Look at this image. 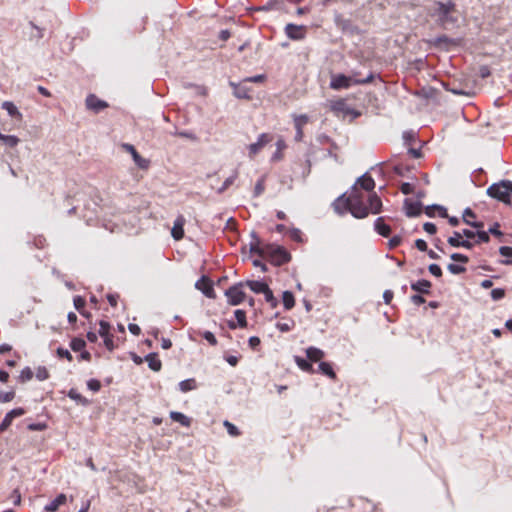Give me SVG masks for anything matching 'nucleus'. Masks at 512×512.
<instances>
[{
	"label": "nucleus",
	"mask_w": 512,
	"mask_h": 512,
	"mask_svg": "<svg viewBox=\"0 0 512 512\" xmlns=\"http://www.w3.org/2000/svg\"><path fill=\"white\" fill-rule=\"evenodd\" d=\"M504 296L505 290L502 288H496L491 291V297L495 301L502 299Z\"/></svg>",
	"instance_id": "57"
},
{
	"label": "nucleus",
	"mask_w": 512,
	"mask_h": 512,
	"mask_svg": "<svg viewBox=\"0 0 512 512\" xmlns=\"http://www.w3.org/2000/svg\"><path fill=\"white\" fill-rule=\"evenodd\" d=\"M400 191L404 194V195H409V194H412L414 192V186L410 183H402L401 186H400Z\"/></svg>",
	"instance_id": "58"
},
{
	"label": "nucleus",
	"mask_w": 512,
	"mask_h": 512,
	"mask_svg": "<svg viewBox=\"0 0 512 512\" xmlns=\"http://www.w3.org/2000/svg\"><path fill=\"white\" fill-rule=\"evenodd\" d=\"M478 74L481 78H487L491 75L490 68L487 65H482L479 67Z\"/></svg>",
	"instance_id": "63"
},
{
	"label": "nucleus",
	"mask_w": 512,
	"mask_h": 512,
	"mask_svg": "<svg viewBox=\"0 0 512 512\" xmlns=\"http://www.w3.org/2000/svg\"><path fill=\"white\" fill-rule=\"evenodd\" d=\"M66 501V495L61 493L52 502L47 504L44 509L47 512H56L61 505H64L66 503Z\"/></svg>",
	"instance_id": "19"
},
{
	"label": "nucleus",
	"mask_w": 512,
	"mask_h": 512,
	"mask_svg": "<svg viewBox=\"0 0 512 512\" xmlns=\"http://www.w3.org/2000/svg\"><path fill=\"white\" fill-rule=\"evenodd\" d=\"M451 259L456 262H461V263H468V261H469L468 256H466L464 254H460V253H453L451 255Z\"/></svg>",
	"instance_id": "60"
},
{
	"label": "nucleus",
	"mask_w": 512,
	"mask_h": 512,
	"mask_svg": "<svg viewBox=\"0 0 512 512\" xmlns=\"http://www.w3.org/2000/svg\"><path fill=\"white\" fill-rule=\"evenodd\" d=\"M25 414V410L23 408H15L9 411L4 419L2 420L0 424V432L6 431L10 425L12 424L13 420L17 417H20Z\"/></svg>",
	"instance_id": "11"
},
{
	"label": "nucleus",
	"mask_w": 512,
	"mask_h": 512,
	"mask_svg": "<svg viewBox=\"0 0 512 512\" xmlns=\"http://www.w3.org/2000/svg\"><path fill=\"white\" fill-rule=\"evenodd\" d=\"M487 194L505 204H511L512 181L502 180L494 183L487 189Z\"/></svg>",
	"instance_id": "4"
},
{
	"label": "nucleus",
	"mask_w": 512,
	"mask_h": 512,
	"mask_svg": "<svg viewBox=\"0 0 512 512\" xmlns=\"http://www.w3.org/2000/svg\"><path fill=\"white\" fill-rule=\"evenodd\" d=\"M436 14L439 17L442 25H446L447 23H455L457 19L451 16V13L455 12L456 5L452 1H448L446 3L438 1L436 2Z\"/></svg>",
	"instance_id": "5"
},
{
	"label": "nucleus",
	"mask_w": 512,
	"mask_h": 512,
	"mask_svg": "<svg viewBox=\"0 0 512 512\" xmlns=\"http://www.w3.org/2000/svg\"><path fill=\"white\" fill-rule=\"evenodd\" d=\"M201 336L211 345L216 346L218 344V341L215 337V335L210 331H205L201 333Z\"/></svg>",
	"instance_id": "48"
},
{
	"label": "nucleus",
	"mask_w": 512,
	"mask_h": 512,
	"mask_svg": "<svg viewBox=\"0 0 512 512\" xmlns=\"http://www.w3.org/2000/svg\"><path fill=\"white\" fill-rule=\"evenodd\" d=\"M264 190H265V179L262 177L255 184L254 196L255 197L260 196L264 192Z\"/></svg>",
	"instance_id": "47"
},
{
	"label": "nucleus",
	"mask_w": 512,
	"mask_h": 512,
	"mask_svg": "<svg viewBox=\"0 0 512 512\" xmlns=\"http://www.w3.org/2000/svg\"><path fill=\"white\" fill-rule=\"evenodd\" d=\"M277 151L273 155V160H280L282 159V150L286 148V143L283 139H279L276 143Z\"/></svg>",
	"instance_id": "42"
},
{
	"label": "nucleus",
	"mask_w": 512,
	"mask_h": 512,
	"mask_svg": "<svg viewBox=\"0 0 512 512\" xmlns=\"http://www.w3.org/2000/svg\"><path fill=\"white\" fill-rule=\"evenodd\" d=\"M170 418L183 427H189L191 425V419L181 412L171 411Z\"/></svg>",
	"instance_id": "23"
},
{
	"label": "nucleus",
	"mask_w": 512,
	"mask_h": 512,
	"mask_svg": "<svg viewBox=\"0 0 512 512\" xmlns=\"http://www.w3.org/2000/svg\"><path fill=\"white\" fill-rule=\"evenodd\" d=\"M110 329H111V325L109 324V322L107 321H104V320H101L99 322V330H98V334L103 338L107 335H110L111 332H110Z\"/></svg>",
	"instance_id": "41"
},
{
	"label": "nucleus",
	"mask_w": 512,
	"mask_h": 512,
	"mask_svg": "<svg viewBox=\"0 0 512 512\" xmlns=\"http://www.w3.org/2000/svg\"><path fill=\"white\" fill-rule=\"evenodd\" d=\"M447 269L449 270V272L456 275L462 274L466 271V268L464 266L454 263L448 264Z\"/></svg>",
	"instance_id": "49"
},
{
	"label": "nucleus",
	"mask_w": 512,
	"mask_h": 512,
	"mask_svg": "<svg viewBox=\"0 0 512 512\" xmlns=\"http://www.w3.org/2000/svg\"><path fill=\"white\" fill-rule=\"evenodd\" d=\"M15 398V391L13 389L9 391L0 390V403H9Z\"/></svg>",
	"instance_id": "39"
},
{
	"label": "nucleus",
	"mask_w": 512,
	"mask_h": 512,
	"mask_svg": "<svg viewBox=\"0 0 512 512\" xmlns=\"http://www.w3.org/2000/svg\"><path fill=\"white\" fill-rule=\"evenodd\" d=\"M306 356L311 362H318L324 357V352L316 347H309L306 349Z\"/></svg>",
	"instance_id": "26"
},
{
	"label": "nucleus",
	"mask_w": 512,
	"mask_h": 512,
	"mask_svg": "<svg viewBox=\"0 0 512 512\" xmlns=\"http://www.w3.org/2000/svg\"><path fill=\"white\" fill-rule=\"evenodd\" d=\"M475 217V213L470 208H466L463 213V222L469 225L473 222L471 219H474Z\"/></svg>",
	"instance_id": "51"
},
{
	"label": "nucleus",
	"mask_w": 512,
	"mask_h": 512,
	"mask_svg": "<svg viewBox=\"0 0 512 512\" xmlns=\"http://www.w3.org/2000/svg\"><path fill=\"white\" fill-rule=\"evenodd\" d=\"M56 353L59 358H65L69 362H71L73 360L72 354L65 348H62V347L57 348Z\"/></svg>",
	"instance_id": "53"
},
{
	"label": "nucleus",
	"mask_w": 512,
	"mask_h": 512,
	"mask_svg": "<svg viewBox=\"0 0 512 512\" xmlns=\"http://www.w3.org/2000/svg\"><path fill=\"white\" fill-rule=\"evenodd\" d=\"M104 345L109 351H113L118 345L114 342V336L111 333L110 335H107L103 337Z\"/></svg>",
	"instance_id": "46"
},
{
	"label": "nucleus",
	"mask_w": 512,
	"mask_h": 512,
	"mask_svg": "<svg viewBox=\"0 0 512 512\" xmlns=\"http://www.w3.org/2000/svg\"><path fill=\"white\" fill-rule=\"evenodd\" d=\"M332 111L336 113H344V114H352L353 110L348 107L346 101L344 99H339L332 103L331 105Z\"/></svg>",
	"instance_id": "21"
},
{
	"label": "nucleus",
	"mask_w": 512,
	"mask_h": 512,
	"mask_svg": "<svg viewBox=\"0 0 512 512\" xmlns=\"http://www.w3.org/2000/svg\"><path fill=\"white\" fill-rule=\"evenodd\" d=\"M289 237L295 242H302V232L297 228L289 231Z\"/></svg>",
	"instance_id": "54"
},
{
	"label": "nucleus",
	"mask_w": 512,
	"mask_h": 512,
	"mask_svg": "<svg viewBox=\"0 0 512 512\" xmlns=\"http://www.w3.org/2000/svg\"><path fill=\"white\" fill-rule=\"evenodd\" d=\"M34 373L30 367H25L21 370L20 374L17 376V381L21 384H24L30 380H32Z\"/></svg>",
	"instance_id": "31"
},
{
	"label": "nucleus",
	"mask_w": 512,
	"mask_h": 512,
	"mask_svg": "<svg viewBox=\"0 0 512 512\" xmlns=\"http://www.w3.org/2000/svg\"><path fill=\"white\" fill-rule=\"evenodd\" d=\"M333 208L339 214H343L346 211H349L352 214V203H350L349 196L346 197L345 195H341L338 197L333 202Z\"/></svg>",
	"instance_id": "13"
},
{
	"label": "nucleus",
	"mask_w": 512,
	"mask_h": 512,
	"mask_svg": "<svg viewBox=\"0 0 512 512\" xmlns=\"http://www.w3.org/2000/svg\"><path fill=\"white\" fill-rule=\"evenodd\" d=\"M197 388V382L194 378L183 380L179 383L181 392L186 393Z\"/></svg>",
	"instance_id": "30"
},
{
	"label": "nucleus",
	"mask_w": 512,
	"mask_h": 512,
	"mask_svg": "<svg viewBox=\"0 0 512 512\" xmlns=\"http://www.w3.org/2000/svg\"><path fill=\"white\" fill-rule=\"evenodd\" d=\"M251 252L268 260L274 266H282L291 260V254L283 246L276 244H251Z\"/></svg>",
	"instance_id": "2"
},
{
	"label": "nucleus",
	"mask_w": 512,
	"mask_h": 512,
	"mask_svg": "<svg viewBox=\"0 0 512 512\" xmlns=\"http://www.w3.org/2000/svg\"><path fill=\"white\" fill-rule=\"evenodd\" d=\"M352 203V215L355 218H365L372 214H378L382 209V201L376 193L368 194L354 185L349 194Z\"/></svg>",
	"instance_id": "1"
},
{
	"label": "nucleus",
	"mask_w": 512,
	"mask_h": 512,
	"mask_svg": "<svg viewBox=\"0 0 512 512\" xmlns=\"http://www.w3.org/2000/svg\"><path fill=\"white\" fill-rule=\"evenodd\" d=\"M87 387L93 392H98L101 389V383L97 379H90L87 382Z\"/></svg>",
	"instance_id": "56"
},
{
	"label": "nucleus",
	"mask_w": 512,
	"mask_h": 512,
	"mask_svg": "<svg viewBox=\"0 0 512 512\" xmlns=\"http://www.w3.org/2000/svg\"><path fill=\"white\" fill-rule=\"evenodd\" d=\"M86 346V343L81 338H73L70 342V347L73 351L78 352L82 351Z\"/></svg>",
	"instance_id": "40"
},
{
	"label": "nucleus",
	"mask_w": 512,
	"mask_h": 512,
	"mask_svg": "<svg viewBox=\"0 0 512 512\" xmlns=\"http://www.w3.org/2000/svg\"><path fill=\"white\" fill-rule=\"evenodd\" d=\"M35 377L39 381H45L50 377V373L45 366H39L36 369Z\"/></svg>",
	"instance_id": "38"
},
{
	"label": "nucleus",
	"mask_w": 512,
	"mask_h": 512,
	"mask_svg": "<svg viewBox=\"0 0 512 512\" xmlns=\"http://www.w3.org/2000/svg\"><path fill=\"white\" fill-rule=\"evenodd\" d=\"M122 148L131 154L135 164L143 170H146L150 166V160L143 158L135 149V147L132 144L129 143H123Z\"/></svg>",
	"instance_id": "8"
},
{
	"label": "nucleus",
	"mask_w": 512,
	"mask_h": 512,
	"mask_svg": "<svg viewBox=\"0 0 512 512\" xmlns=\"http://www.w3.org/2000/svg\"><path fill=\"white\" fill-rule=\"evenodd\" d=\"M86 107L96 113L108 107L107 102L99 99L96 95L90 94L86 98Z\"/></svg>",
	"instance_id": "12"
},
{
	"label": "nucleus",
	"mask_w": 512,
	"mask_h": 512,
	"mask_svg": "<svg viewBox=\"0 0 512 512\" xmlns=\"http://www.w3.org/2000/svg\"><path fill=\"white\" fill-rule=\"evenodd\" d=\"M68 397L72 400H75L78 403L84 405L88 404V400L85 397H83L76 389H71L68 392Z\"/></svg>",
	"instance_id": "37"
},
{
	"label": "nucleus",
	"mask_w": 512,
	"mask_h": 512,
	"mask_svg": "<svg viewBox=\"0 0 512 512\" xmlns=\"http://www.w3.org/2000/svg\"><path fill=\"white\" fill-rule=\"evenodd\" d=\"M245 82L240 84L231 83V86L234 87V95L239 99H251V90L244 85Z\"/></svg>",
	"instance_id": "18"
},
{
	"label": "nucleus",
	"mask_w": 512,
	"mask_h": 512,
	"mask_svg": "<svg viewBox=\"0 0 512 512\" xmlns=\"http://www.w3.org/2000/svg\"><path fill=\"white\" fill-rule=\"evenodd\" d=\"M307 29L303 25L289 23L285 27L286 35L292 40H302L306 36Z\"/></svg>",
	"instance_id": "9"
},
{
	"label": "nucleus",
	"mask_w": 512,
	"mask_h": 512,
	"mask_svg": "<svg viewBox=\"0 0 512 512\" xmlns=\"http://www.w3.org/2000/svg\"><path fill=\"white\" fill-rule=\"evenodd\" d=\"M375 230L377 231L378 234H380L383 237H388L391 233V228L384 222L383 217H379L376 219Z\"/></svg>",
	"instance_id": "22"
},
{
	"label": "nucleus",
	"mask_w": 512,
	"mask_h": 512,
	"mask_svg": "<svg viewBox=\"0 0 512 512\" xmlns=\"http://www.w3.org/2000/svg\"><path fill=\"white\" fill-rule=\"evenodd\" d=\"M0 140L9 147H15L19 143V138L14 135H5L0 132Z\"/></svg>",
	"instance_id": "35"
},
{
	"label": "nucleus",
	"mask_w": 512,
	"mask_h": 512,
	"mask_svg": "<svg viewBox=\"0 0 512 512\" xmlns=\"http://www.w3.org/2000/svg\"><path fill=\"white\" fill-rule=\"evenodd\" d=\"M224 426L226 427L227 432L231 436L236 437V436L240 435L238 428L234 424L230 423L229 421H225Z\"/></svg>",
	"instance_id": "52"
},
{
	"label": "nucleus",
	"mask_w": 512,
	"mask_h": 512,
	"mask_svg": "<svg viewBox=\"0 0 512 512\" xmlns=\"http://www.w3.org/2000/svg\"><path fill=\"white\" fill-rule=\"evenodd\" d=\"M374 80L373 73H370L365 78H354L344 74H336L331 77L330 88L333 90L348 89L352 85H364L371 83Z\"/></svg>",
	"instance_id": "3"
},
{
	"label": "nucleus",
	"mask_w": 512,
	"mask_h": 512,
	"mask_svg": "<svg viewBox=\"0 0 512 512\" xmlns=\"http://www.w3.org/2000/svg\"><path fill=\"white\" fill-rule=\"evenodd\" d=\"M423 229L425 232H427L428 234H435L437 232V227L434 223H431V222H426L424 225H423Z\"/></svg>",
	"instance_id": "62"
},
{
	"label": "nucleus",
	"mask_w": 512,
	"mask_h": 512,
	"mask_svg": "<svg viewBox=\"0 0 512 512\" xmlns=\"http://www.w3.org/2000/svg\"><path fill=\"white\" fill-rule=\"evenodd\" d=\"M196 288L200 290L206 297L210 299L216 298L213 283L208 277L203 276L201 279H199L196 282Z\"/></svg>",
	"instance_id": "10"
},
{
	"label": "nucleus",
	"mask_w": 512,
	"mask_h": 512,
	"mask_svg": "<svg viewBox=\"0 0 512 512\" xmlns=\"http://www.w3.org/2000/svg\"><path fill=\"white\" fill-rule=\"evenodd\" d=\"M354 185H357L361 190L368 192V194L374 193L373 190L375 188V181L367 173L358 178Z\"/></svg>",
	"instance_id": "14"
},
{
	"label": "nucleus",
	"mask_w": 512,
	"mask_h": 512,
	"mask_svg": "<svg viewBox=\"0 0 512 512\" xmlns=\"http://www.w3.org/2000/svg\"><path fill=\"white\" fill-rule=\"evenodd\" d=\"M461 241H462V234H461V232H457V231H455L453 233V236L449 237V239H448V243L452 247H460Z\"/></svg>",
	"instance_id": "44"
},
{
	"label": "nucleus",
	"mask_w": 512,
	"mask_h": 512,
	"mask_svg": "<svg viewBox=\"0 0 512 512\" xmlns=\"http://www.w3.org/2000/svg\"><path fill=\"white\" fill-rule=\"evenodd\" d=\"M276 327L281 332H289L295 327V321L293 319H285L284 321L277 322Z\"/></svg>",
	"instance_id": "33"
},
{
	"label": "nucleus",
	"mask_w": 512,
	"mask_h": 512,
	"mask_svg": "<svg viewBox=\"0 0 512 512\" xmlns=\"http://www.w3.org/2000/svg\"><path fill=\"white\" fill-rule=\"evenodd\" d=\"M245 286L249 287L254 293L262 294L265 292L268 285L265 282L257 280H247L244 282Z\"/></svg>",
	"instance_id": "24"
},
{
	"label": "nucleus",
	"mask_w": 512,
	"mask_h": 512,
	"mask_svg": "<svg viewBox=\"0 0 512 512\" xmlns=\"http://www.w3.org/2000/svg\"><path fill=\"white\" fill-rule=\"evenodd\" d=\"M235 318L237 320L238 326L241 328L247 327V319H246V312L241 309H237L235 312Z\"/></svg>",
	"instance_id": "36"
},
{
	"label": "nucleus",
	"mask_w": 512,
	"mask_h": 512,
	"mask_svg": "<svg viewBox=\"0 0 512 512\" xmlns=\"http://www.w3.org/2000/svg\"><path fill=\"white\" fill-rule=\"evenodd\" d=\"M273 140V135L269 133H262L257 142L252 143L248 146L249 157L254 158L268 143Z\"/></svg>",
	"instance_id": "7"
},
{
	"label": "nucleus",
	"mask_w": 512,
	"mask_h": 512,
	"mask_svg": "<svg viewBox=\"0 0 512 512\" xmlns=\"http://www.w3.org/2000/svg\"><path fill=\"white\" fill-rule=\"evenodd\" d=\"M405 211L408 217H415L421 214V204L419 202L405 201Z\"/></svg>",
	"instance_id": "20"
},
{
	"label": "nucleus",
	"mask_w": 512,
	"mask_h": 512,
	"mask_svg": "<svg viewBox=\"0 0 512 512\" xmlns=\"http://www.w3.org/2000/svg\"><path fill=\"white\" fill-rule=\"evenodd\" d=\"M310 362L311 361L305 360L303 358H296V363L301 370H303L307 373L313 374L315 372V370H314L312 363H310Z\"/></svg>",
	"instance_id": "34"
},
{
	"label": "nucleus",
	"mask_w": 512,
	"mask_h": 512,
	"mask_svg": "<svg viewBox=\"0 0 512 512\" xmlns=\"http://www.w3.org/2000/svg\"><path fill=\"white\" fill-rule=\"evenodd\" d=\"M431 287V282L425 279L418 280L411 284V289L421 294H430Z\"/></svg>",
	"instance_id": "17"
},
{
	"label": "nucleus",
	"mask_w": 512,
	"mask_h": 512,
	"mask_svg": "<svg viewBox=\"0 0 512 512\" xmlns=\"http://www.w3.org/2000/svg\"><path fill=\"white\" fill-rule=\"evenodd\" d=\"M245 283L238 282L231 287H229L225 291V296L227 297L228 304L232 306L240 305L244 302L246 298V293L244 291Z\"/></svg>",
	"instance_id": "6"
},
{
	"label": "nucleus",
	"mask_w": 512,
	"mask_h": 512,
	"mask_svg": "<svg viewBox=\"0 0 512 512\" xmlns=\"http://www.w3.org/2000/svg\"><path fill=\"white\" fill-rule=\"evenodd\" d=\"M146 361L148 363V366L151 370L158 372L161 370L162 362L158 358L157 354L150 353L146 356Z\"/></svg>",
	"instance_id": "25"
},
{
	"label": "nucleus",
	"mask_w": 512,
	"mask_h": 512,
	"mask_svg": "<svg viewBox=\"0 0 512 512\" xmlns=\"http://www.w3.org/2000/svg\"><path fill=\"white\" fill-rule=\"evenodd\" d=\"M2 108L7 111V113L11 117H15L17 119H22V114L19 112L17 107L10 101H5L2 103Z\"/></svg>",
	"instance_id": "28"
},
{
	"label": "nucleus",
	"mask_w": 512,
	"mask_h": 512,
	"mask_svg": "<svg viewBox=\"0 0 512 512\" xmlns=\"http://www.w3.org/2000/svg\"><path fill=\"white\" fill-rule=\"evenodd\" d=\"M283 306L286 310H291L295 306V298L292 292L284 291L282 295Z\"/></svg>",
	"instance_id": "29"
},
{
	"label": "nucleus",
	"mask_w": 512,
	"mask_h": 512,
	"mask_svg": "<svg viewBox=\"0 0 512 512\" xmlns=\"http://www.w3.org/2000/svg\"><path fill=\"white\" fill-rule=\"evenodd\" d=\"M27 427L31 431H43L47 428V425L45 423H31Z\"/></svg>",
	"instance_id": "61"
},
{
	"label": "nucleus",
	"mask_w": 512,
	"mask_h": 512,
	"mask_svg": "<svg viewBox=\"0 0 512 512\" xmlns=\"http://www.w3.org/2000/svg\"><path fill=\"white\" fill-rule=\"evenodd\" d=\"M402 242V238L400 236H393L390 240H389V248L390 249H394L396 247H398Z\"/></svg>",
	"instance_id": "64"
},
{
	"label": "nucleus",
	"mask_w": 512,
	"mask_h": 512,
	"mask_svg": "<svg viewBox=\"0 0 512 512\" xmlns=\"http://www.w3.org/2000/svg\"><path fill=\"white\" fill-rule=\"evenodd\" d=\"M499 253L501 256L506 257V260H502L501 263L504 265H512V247L509 246H501L499 248Z\"/></svg>",
	"instance_id": "32"
},
{
	"label": "nucleus",
	"mask_w": 512,
	"mask_h": 512,
	"mask_svg": "<svg viewBox=\"0 0 512 512\" xmlns=\"http://www.w3.org/2000/svg\"><path fill=\"white\" fill-rule=\"evenodd\" d=\"M318 370L320 373L329 377L332 380H336V378H337L332 365L328 362H320V364L318 366Z\"/></svg>",
	"instance_id": "27"
},
{
	"label": "nucleus",
	"mask_w": 512,
	"mask_h": 512,
	"mask_svg": "<svg viewBox=\"0 0 512 512\" xmlns=\"http://www.w3.org/2000/svg\"><path fill=\"white\" fill-rule=\"evenodd\" d=\"M185 218L183 215H178L177 218L174 221L171 234L172 237L175 240H181L184 237V225H185Z\"/></svg>",
	"instance_id": "15"
},
{
	"label": "nucleus",
	"mask_w": 512,
	"mask_h": 512,
	"mask_svg": "<svg viewBox=\"0 0 512 512\" xmlns=\"http://www.w3.org/2000/svg\"><path fill=\"white\" fill-rule=\"evenodd\" d=\"M436 209L441 217H447V210L442 206H432L426 208V214L430 217L434 215L433 210Z\"/></svg>",
	"instance_id": "45"
},
{
	"label": "nucleus",
	"mask_w": 512,
	"mask_h": 512,
	"mask_svg": "<svg viewBox=\"0 0 512 512\" xmlns=\"http://www.w3.org/2000/svg\"><path fill=\"white\" fill-rule=\"evenodd\" d=\"M307 115H298L294 117V125L296 128L295 140L301 141L303 138V127L308 123Z\"/></svg>",
	"instance_id": "16"
},
{
	"label": "nucleus",
	"mask_w": 512,
	"mask_h": 512,
	"mask_svg": "<svg viewBox=\"0 0 512 512\" xmlns=\"http://www.w3.org/2000/svg\"><path fill=\"white\" fill-rule=\"evenodd\" d=\"M73 303H74L75 308L80 313H82V310H83V308L86 305V300L83 297H81V296H75L74 299H73Z\"/></svg>",
	"instance_id": "50"
},
{
	"label": "nucleus",
	"mask_w": 512,
	"mask_h": 512,
	"mask_svg": "<svg viewBox=\"0 0 512 512\" xmlns=\"http://www.w3.org/2000/svg\"><path fill=\"white\" fill-rule=\"evenodd\" d=\"M429 272L434 275L435 277H441L442 276V269L439 265L437 264H430L429 267Z\"/></svg>",
	"instance_id": "59"
},
{
	"label": "nucleus",
	"mask_w": 512,
	"mask_h": 512,
	"mask_svg": "<svg viewBox=\"0 0 512 512\" xmlns=\"http://www.w3.org/2000/svg\"><path fill=\"white\" fill-rule=\"evenodd\" d=\"M265 297L266 302H268L272 307H276L277 300L273 295L272 290L269 288V286L266 288L265 292L262 293Z\"/></svg>",
	"instance_id": "43"
},
{
	"label": "nucleus",
	"mask_w": 512,
	"mask_h": 512,
	"mask_svg": "<svg viewBox=\"0 0 512 512\" xmlns=\"http://www.w3.org/2000/svg\"><path fill=\"white\" fill-rule=\"evenodd\" d=\"M476 237L478 238L476 243H488L490 241L489 234L486 231H478Z\"/></svg>",
	"instance_id": "55"
}]
</instances>
